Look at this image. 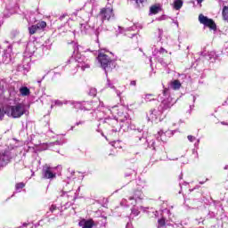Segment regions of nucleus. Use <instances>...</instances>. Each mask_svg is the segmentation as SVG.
<instances>
[{
    "label": "nucleus",
    "instance_id": "obj_1",
    "mask_svg": "<svg viewBox=\"0 0 228 228\" xmlns=\"http://www.w3.org/2000/svg\"><path fill=\"white\" fill-rule=\"evenodd\" d=\"M4 113L7 117L12 118H20L26 113V107L23 103H17L16 105H7L4 109Z\"/></svg>",
    "mask_w": 228,
    "mask_h": 228
},
{
    "label": "nucleus",
    "instance_id": "obj_2",
    "mask_svg": "<svg viewBox=\"0 0 228 228\" xmlns=\"http://www.w3.org/2000/svg\"><path fill=\"white\" fill-rule=\"evenodd\" d=\"M97 60L102 67L104 69L105 72L111 69V65L113 64V60L111 57L104 53H99L97 56Z\"/></svg>",
    "mask_w": 228,
    "mask_h": 228
},
{
    "label": "nucleus",
    "instance_id": "obj_3",
    "mask_svg": "<svg viewBox=\"0 0 228 228\" xmlns=\"http://www.w3.org/2000/svg\"><path fill=\"white\" fill-rule=\"evenodd\" d=\"M98 17H100L102 22H104V20H108V22H110L111 19H115V12L113 11V7L106 5L105 7L101 8Z\"/></svg>",
    "mask_w": 228,
    "mask_h": 228
},
{
    "label": "nucleus",
    "instance_id": "obj_4",
    "mask_svg": "<svg viewBox=\"0 0 228 228\" xmlns=\"http://www.w3.org/2000/svg\"><path fill=\"white\" fill-rule=\"evenodd\" d=\"M199 21L200 22V24H204L206 28H209V29L216 31V23H215V20H213V19H209L207 16H204L203 14H200Z\"/></svg>",
    "mask_w": 228,
    "mask_h": 228
},
{
    "label": "nucleus",
    "instance_id": "obj_5",
    "mask_svg": "<svg viewBox=\"0 0 228 228\" xmlns=\"http://www.w3.org/2000/svg\"><path fill=\"white\" fill-rule=\"evenodd\" d=\"M47 28V22L45 20H41L35 25H31L28 27L29 35H35L37 31H45Z\"/></svg>",
    "mask_w": 228,
    "mask_h": 228
},
{
    "label": "nucleus",
    "instance_id": "obj_6",
    "mask_svg": "<svg viewBox=\"0 0 228 228\" xmlns=\"http://www.w3.org/2000/svg\"><path fill=\"white\" fill-rule=\"evenodd\" d=\"M42 175L44 179H54V177H56V174L53 173V170L49 166L43 167Z\"/></svg>",
    "mask_w": 228,
    "mask_h": 228
},
{
    "label": "nucleus",
    "instance_id": "obj_7",
    "mask_svg": "<svg viewBox=\"0 0 228 228\" xmlns=\"http://www.w3.org/2000/svg\"><path fill=\"white\" fill-rule=\"evenodd\" d=\"M20 94L23 97H28V95L31 94V91H29V88H28L27 86H23L20 88Z\"/></svg>",
    "mask_w": 228,
    "mask_h": 228
},
{
    "label": "nucleus",
    "instance_id": "obj_8",
    "mask_svg": "<svg viewBox=\"0 0 228 228\" xmlns=\"http://www.w3.org/2000/svg\"><path fill=\"white\" fill-rule=\"evenodd\" d=\"M181 86H182L181 81L179 80H174L171 82V88H173V90H179Z\"/></svg>",
    "mask_w": 228,
    "mask_h": 228
},
{
    "label": "nucleus",
    "instance_id": "obj_9",
    "mask_svg": "<svg viewBox=\"0 0 228 228\" xmlns=\"http://www.w3.org/2000/svg\"><path fill=\"white\" fill-rule=\"evenodd\" d=\"M94 219H89V220H84V226L83 228H92L94 227Z\"/></svg>",
    "mask_w": 228,
    "mask_h": 228
},
{
    "label": "nucleus",
    "instance_id": "obj_10",
    "mask_svg": "<svg viewBox=\"0 0 228 228\" xmlns=\"http://www.w3.org/2000/svg\"><path fill=\"white\" fill-rule=\"evenodd\" d=\"M175 10H181L183 8V0H175L174 3Z\"/></svg>",
    "mask_w": 228,
    "mask_h": 228
},
{
    "label": "nucleus",
    "instance_id": "obj_11",
    "mask_svg": "<svg viewBox=\"0 0 228 228\" xmlns=\"http://www.w3.org/2000/svg\"><path fill=\"white\" fill-rule=\"evenodd\" d=\"M150 12H151V13H152L153 15H156L157 13H159V6L152 5V6L150 8Z\"/></svg>",
    "mask_w": 228,
    "mask_h": 228
},
{
    "label": "nucleus",
    "instance_id": "obj_12",
    "mask_svg": "<svg viewBox=\"0 0 228 228\" xmlns=\"http://www.w3.org/2000/svg\"><path fill=\"white\" fill-rule=\"evenodd\" d=\"M222 15L224 20H228V6H224Z\"/></svg>",
    "mask_w": 228,
    "mask_h": 228
},
{
    "label": "nucleus",
    "instance_id": "obj_13",
    "mask_svg": "<svg viewBox=\"0 0 228 228\" xmlns=\"http://www.w3.org/2000/svg\"><path fill=\"white\" fill-rule=\"evenodd\" d=\"M158 224H159L158 228L165 227V225H167V221H166L165 217L159 219Z\"/></svg>",
    "mask_w": 228,
    "mask_h": 228
},
{
    "label": "nucleus",
    "instance_id": "obj_14",
    "mask_svg": "<svg viewBox=\"0 0 228 228\" xmlns=\"http://www.w3.org/2000/svg\"><path fill=\"white\" fill-rule=\"evenodd\" d=\"M120 141H114L112 142V147H114L115 149H122V145H120Z\"/></svg>",
    "mask_w": 228,
    "mask_h": 228
},
{
    "label": "nucleus",
    "instance_id": "obj_15",
    "mask_svg": "<svg viewBox=\"0 0 228 228\" xmlns=\"http://www.w3.org/2000/svg\"><path fill=\"white\" fill-rule=\"evenodd\" d=\"M26 186V183L20 182L15 184V188L17 191L19 190H22V188H24Z\"/></svg>",
    "mask_w": 228,
    "mask_h": 228
},
{
    "label": "nucleus",
    "instance_id": "obj_16",
    "mask_svg": "<svg viewBox=\"0 0 228 228\" xmlns=\"http://www.w3.org/2000/svg\"><path fill=\"white\" fill-rule=\"evenodd\" d=\"M135 4H137V8H140V4H143L145 3V0H134Z\"/></svg>",
    "mask_w": 228,
    "mask_h": 228
},
{
    "label": "nucleus",
    "instance_id": "obj_17",
    "mask_svg": "<svg viewBox=\"0 0 228 228\" xmlns=\"http://www.w3.org/2000/svg\"><path fill=\"white\" fill-rule=\"evenodd\" d=\"M89 95L95 97V95H97V91L95 89H91L89 92Z\"/></svg>",
    "mask_w": 228,
    "mask_h": 228
},
{
    "label": "nucleus",
    "instance_id": "obj_18",
    "mask_svg": "<svg viewBox=\"0 0 228 228\" xmlns=\"http://www.w3.org/2000/svg\"><path fill=\"white\" fill-rule=\"evenodd\" d=\"M4 115H6V113H4V110H1L0 108V120H3V118H4Z\"/></svg>",
    "mask_w": 228,
    "mask_h": 228
},
{
    "label": "nucleus",
    "instance_id": "obj_19",
    "mask_svg": "<svg viewBox=\"0 0 228 228\" xmlns=\"http://www.w3.org/2000/svg\"><path fill=\"white\" fill-rule=\"evenodd\" d=\"M56 209H57L56 205H52V206L50 207V211H51V213H54V211H56Z\"/></svg>",
    "mask_w": 228,
    "mask_h": 228
},
{
    "label": "nucleus",
    "instance_id": "obj_20",
    "mask_svg": "<svg viewBox=\"0 0 228 228\" xmlns=\"http://www.w3.org/2000/svg\"><path fill=\"white\" fill-rule=\"evenodd\" d=\"M82 70H86V69H90V65L89 64H84L81 66Z\"/></svg>",
    "mask_w": 228,
    "mask_h": 228
},
{
    "label": "nucleus",
    "instance_id": "obj_21",
    "mask_svg": "<svg viewBox=\"0 0 228 228\" xmlns=\"http://www.w3.org/2000/svg\"><path fill=\"white\" fill-rule=\"evenodd\" d=\"M107 156H115V153L113 152V151L110 150L106 151Z\"/></svg>",
    "mask_w": 228,
    "mask_h": 228
},
{
    "label": "nucleus",
    "instance_id": "obj_22",
    "mask_svg": "<svg viewBox=\"0 0 228 228\" xmlns=\"http://www.w3.org/2000/svg\"><path fill=\"white\" fill-rule=\"evenodd\" d=\"M187 138H188L189 142H193L194 140H196L195 136H193V135H188Z\"/></svg>",
    "mask_w": 228,
    "mask_h": 228
},
{
    "label": "nucleus",
    "instance_id": "obj_23",
    "mask_svg": "<svg viewBox=\"0 0 228 228\" xmlns=\"http://www.w3.org/2000/svg\"><path fill=\"white\" fill-rule=\"evenodd\" d=\"M130 86H136V80H132V81L130 82Z\"/></svg>",
    "mask_w": 228,
    "mask_h": 228
},
{
    "label": "nucleus",
    "instance_id": "obj_24",
    "mask_svg": "<svg viewBox=\"0 0 228 228\" xmlns=\"http://www.w3.org/2000/svg\"><path fill=\"white\" fill-rule=\"evenodd\" d=\"M65 17H67V14L61 15V16L59 18V20H63L65 19Z\"/></svg>",
    "mask_w": 228,
    "mask_h": 228
},
{
    "label": "nucleus",
    "instance_id": "obj_25",
    "mask_svg": "<svg viewBox=\"0 0 228 228\" xmlns=\"http://www.w3.org/2000/svg\"><path fill=\"white\" fill-rule=\"evenodd\" d=\"M83 224H85V220H82L78 223L79 227H83Z\"/></svg>",
    "mask_w": 228,
    "mask_h": 228
},
{
    "label": "nucleus",
    "instance_id": "obj_26",
    "mask_svg": "<svg viewBox=\"0 0 228 228\" xmlns=\"http://www.w3.org/2000/svg\"><path fill=\"white\" fill-rule=\"evenodd\" d=\"M146 99H149V97H154V94H148L145 95Z\"/></svg>",
    "mask_w": 228,
    "mask_h": 228
},
{
    "label": "nucleus",
    "instance_id": "obj_27",
    "mask_svg": "<svg viewBox=\"0 0 228 228\" xmlns=\"http://www.w3.org/2000/svg\"><path fill=\"white\" fill-rule=\"evenodd\" d=\"M198 4H201L203 3L204 0H196Z\"/></svg>",
    "mask_w": 228,
    "mask_h": 228
},
{
    "label": "nucleus",
    "instance_id": "obj_28",
    "mask_svg": "<svg viewBox=\"0 0 228 228\" xmlns=\"http://www.w3.org/2000/svg\"><path fill=\"white\" fill-rule=\"evenodd\" d=\"M167 92H168V90L167 89H164L163 95H167Z\"/></svg>",
    "mask_w": 228,
    "mask_h": 228
},
{
    "label": "nucleus",
    "instance_id": "obj_29",
    "mask_svg": "<svg viewBox=\"0 0 228 228\" xmlns=\"http://www.w3.org/2000/svg\"><path fill=\"white\" fill-rule=\"evenodd\" d=\"M3 156H8V151H4V153L3 154Z\"/></svg>",
    "mask_w": 228,
    "mask_h": 228
},
{
    "label": "nucleus",
    "instance_id": "obj_30",
    "mask_svg": "<svg viewBox=\"0 0 228 228\" xmlns=\"http://www.w3.org/2000/svg\"><path fill=\"white\" fill-rule=\"evenodd\" d=\"M128 200H134V197H129Z\"/></svg>",
    "mask_w": 228,
    "mask_h": 228
},
{
    "label": "nucleus",
    "instance_id": "obj_31",
    "mask_svg": "<svg viewBox=\"0 0 228 228\" xmlns=\"http://www.w3.org/2000/svg\"><path fill=\"white\" fill-rule=\"evenodd\" d=\"M23 227H28V223H24Z\"/></svg>",
    "mask_w": 228,
    "mask_h": 228
},
{
    "label": "nucleus",
    "instance_id": "obj_32",
    "mask_svg": "<svg viewBox=\"0 0 228 228\" xmlns=\"http://www.w3.org/2000/svg\"><path fill=\"white\" fill-rule=\"evenodd\" d=\"M161 51H165V49L161 48Z\"/></svg>",
    "mask_w": 228,
    "mask_h": 228
}]
</instances>
